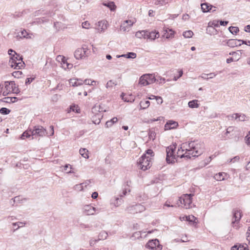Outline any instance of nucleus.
<instances>
[{
  "label": "nucleus",
  "mask_w": 250,
  "mask_h": 250,
  "mask_svg": "<svg viewBox=\"0 0 250 250\" xmlns=\"http://www.w3.org/2000/svg\"><path fill=\"white\" fill-rule=\"evenodd\" d=\"M188 147L193 150L192 154L198 156L202 154L204 150V145L198 141H191L188 143Z\"/></svg>",
  "instance_id": "1"
},
{
  "label": "nucleus",
  "mask_w": 250,
  "mask_h": 250,
  "mask_svg": "<svg viewBox=\"0 0 250 250\" xmlns=\"http://www.w3.org/2000/svg\"><path fill=\"white\" fill-rule=\"evenodd\" d=\"M106 110L101 105L94 106L92 108V112L94 114L92 117L93 122L95 124H99L103 116V113Z\"/></svg>",
  "instance_id": "2"
},
{
  "label": "nucleus",
  "mask_w": 250,
  "mask_h": 250,
  "mask_svg": "<svg viewBox=\"0 0 250 250\" xmlns=\"http://www.w3.org/2000/svg\"><path fill=\"white\" fill-rule=\"evenodd\" d=\"M193 196L192 194H185L181 196L179 201L183 205L182 207L186 209L192 208V197Z\"/></svg>",
  "instance_id": "3"
},
{
  "label": "nucleus",
  "mask_w": 250,
  "mask_h": 250,
  "mask_svg": "<svg viewBox=\"0 0 250 250\" xmlns=\"http://www.w3.org/2000/svg\"><path fill=\"white\" fill-rule=\"evenodd\" d=\"M156 81V79L153 74H146L140 78L139 84L141 86H146L154 83Z\"/></svg>",
  "instance_id": "4"
},
{
  "label": "nucleus",
  "mask_w": 250,
  "mask_h": 250,
  "mask_svg": "<svg viewBox=\"0 0 250 250\" xmlns=\"http://www.w3.org/2000/svg\"><path fill=\"white\" fill-rule=\"evenodd\" d=\"M151 159L150 157L143 154L138 162L140 168L143 170L149 168L151 166Z\"/></svg>",
  "instance_id": "5"
},
{
  "label": "nucleus",
  "mask_w": 250,
  "mask_h": 250,
  "mask_svg": "<svg viewBox=\"0 0 250 250\" xmlns=\"http://www.w3.org/2000/svg\"><path fill=\"white\" fill-rule=\"evenodd\" d=\"M176 149V145H171L166 148L167 157L166 161L167 163H174L176 161V155L174 151Z\"/></svg>",
  "instance_id": "6"
},
{
  "label": "nucleus",
  "mask_w": 250,
  "mask_h": 250,
  "mask_svg": "<svg viewBox=\"0 0 250 250\" xmlns=\"http://www.w3.org/2000/svg\"><path fill=\"white\" fill-rule=\"evenodd\" d=\"M89 51L85 45L81 48H78L74 53V56L77 60L82 59L88 56Z\"/></svg>",
  "instance_id": "7"
},
{
  "label": "nucleus",
  "mask_w": 250,
  "mask_h": 250,
  "mask_svg": "<svg viewBox=\"0 0 250 250\" xmlns=\"http://www.w3.org/2000/svg\"><path fill=\"white\" fill-rule=\"evenodd\" d=\"M32 139H34L36 136L42 137L46 135L47 134L46 129H44L42 126L40 125H37L34 126V129H32Z\"/></svg>",
  "instance_id": "8"
},
{
  "label": "nucleus",
  "mask_w": 250,
  "mask_h": 250,
  "mask_svg": "<svg viewBox=\"0 0 250 250\" xmlns=\"http://www.w3.org/2000/svg\"><path fill=\"white\" fill-rule=\"evenodd\" d=\"M108 21L106 20H101L95 23V29L98 33L104 32L108 27Z\"/></svg>",
  "instance_id": "9"
},
{
  "label": "nucleus",
  "mask_w": 250,
  "mask_h": 250,
  "mask_svg": "<svg viewBox=\"0 0 250 250\" xmlns=\"http://www.w3.org/2000/svg\"><path fill=\"white\" fill-rule=\"evenodd\" d=\"M146 209L145 207L141 204H136L128 207L126 208V210L130 213L135 214L140 213L144 211Z\"/></svg>",
  "instance_id": "10"
},
{
  "label": "nucleus",
  "mask_w": 250,
  "mask_h": 250,
  "mask_svg": "<svg viewBox=\"0 0 250 250\" xmlns=\"http://www.w3.org/2000/svg\"><path fill=\"white\" fill-rule=\"evenodd\" d=\"M146 247L152 250H161L162 246L160 244L158 239L149 240L146 244Z\"/></svg>",
  "instance_id": "11"
},
{
  "label": "nucleus",
  "mask_w": 250,
  "mask_h": 250,
  "mask_svg": "<svg viewBox=\"0 0 250 250\" xmlns=\"http://www.w3.org/2000/svg\"><path fill=\"white\" fill-rule=\"evenodd\" d=\"M101 208H95L91 205H86L83 208V212L87 215H91L99 213Z\"/></svg>",
  "instance_id": "12"
},
{
  "label": "nucleus",
  "mask_w": 250,
  "mask_h": 250,
  "mask_svg": "<svg viewBox=\"0 0 250 250\" xmlns=\"http://www.w3.org/2000/svg\"><path fill=\"white\" fill-rule=\"evenodd\" d=\"M16 86L15 83L13 81L5 82V90L3 92V95L6 96L10 92H13L14 89H15Z\"/></svg>",
  "instance_id": "13"
},
{
  "label": "nucleus",
  "mask_w": 250,
  "mask_h": 250,
  "mask_svg": "<svg viewBox=\"0 0 250 250\" xmlns=\"http://www.w3.org/2000/svg\"><path fill=\"white\" fill-rule=\"evenodd\" d=\"M24 65V62L22 60L20 62L15 61V60H10L9 61V65L15 69H21Z\"/></svg>",
  "instance_id": "14"
},
{
  "label": "nucleus",
  "mask_w": 250,
  "mask_h": 250,
  "mask_svg": "<svg viewBox=\"0 0 250 250\" xmlns=\"http://www.w3.org/2000/svg\"><path fill=\"white\" fill-rule=\"evenodd\" d=\"M242 215L240 211L238 209H235L233 211V217L232 219V224H237L241 218Z\"/></svg>",
  "instance_id": "15"
},
{
  "label": "nucleus",
  "mask_w": 250,
  "mask_h": 250,
  "mask_svg": "<svg viewBox=\"0 0 250 250\" xmlns=\"http://www.w3.org/2000/svg\"><path fill=\"white\" fill-rule=\"evenodd\" d=\"M159 33L156 31H152L149 32L146 31V39H150L151 40H154L156 38H158L159 37Z\"/></svg>",
  "instance_id": "16"
},
{
  "label": "nucleus",
  "mask_w": 250,
  "mask_h": 250,
  "mask_svg": "<svg viewBox=\"0 0 250 250\" xmlns=\"http://www.w3.org/2000/svg\"><path fill=\"white\" fill-rule=\"evenodd\" d=\"M178 125V124L177 122L172 120H169L165 124V129L166 130L174 129L176 128Z\"/></svg>",
  "instance_id": "17"
},
{
  "label": "nucleus",
  "mask_w": 250,
  "mask_h": 250,
  "mask_svg": "<svg viewBox=\"0 0 250 250\" xmlns=\"http://www.w3.org/2000/svg\"><path fill=\"white\" fill-rule=\"evenodd\" d=\"M164 31L165 33L163 36H166L167 39L172 38L174 37L175 32L172 29L164 27Z\"/></svg>",
  "instance_id": "18"
},
{
  "label": "nucleus",
  "mask_w": 250,
  "mask_h": 250,
  "mask_svg": "<svg viewBox=\"0 0 250 250\" xmlns=\"http://www.w3.org/2000/svg\"><path fill=\"white\" fill-rule=\"evenodd\" d=\"M228 46L230 47H234L241 45V43L239 42L238 40L229 39L227 42Z\"/></svg>",
  "instance_id": "19"
},
{
  "label": "nucleus",
  "mask_w": 250,
  "mask_h": 250,
  "mask_svg": "<svg viewBox=\"0 0 250 250\" xmlns=\"http://www.w3.org/2000/svg\"><path fill=\"white\" fill-rule=\"evenodd\" d=\"M121 97L122 99L125 102L132 103L135 100L134 97L131 94L126 95L124 93H122Z\"/></svg>",
  "instance_id": "20"
},
{
  "label": "nucleus",
  "mask_w": 250,
  "mask_h": 250,
  "mask_svg": "<svg viewBox=\"0 0 250 250\" xmlns=\"http://www.w3.org/2000/svg\"><path fill=\"white\" fill-rule=\"evenodd\" d=\"M186 152L185 153L182 154V155H181V158H184L186 157L187 158H190L191 157H195L192 154L193 150L190 149L189 147L188 148H186L185 149Z\"/></svg>",
  "instance_id": "21"
},
{
  "label": "nucleus",
  "mask_w": 250,
  "mask_h": 250,
  "mask_svg": "<svg viewBox=\"0 0 250 250\" xmlns=\"http://www.w3.org/2000/svg\"><path fill=\"white\" fill-rule=\"evenodd\" d=\"M69 83L73 86H77L83 84V81L81 79H71L69 80Z\"/></svg>",
  "instance_id": "22"
},
{
  "label": "nucleus",
  "mask_w": 250,
  "mask_h": 250,
  "mask_svg": "<svg viewBox=\"0 0 250 250\" xmlns=\"http://www.w3.org/2000/svg\"><path fill=\"white\" fill-rule=\"evenodd\" d=\"M48 21V20L44 17L36 18L30 23L31 25L41 24Z\"/></svg>",
  "instance_id": "23"
},
{
  "label": "nucleus",
  "mask_w": 250,
  "mask_h": 250,
  "mask_svg": "<svg viewBox=\"0 0 250 250\" xmlns=\"http://www.w3.org/2000/svg\"><path fill=\"white\" fill-rule=\"evenodd\" d=\"M201 9L204 13L209 11L212 7V5L208 3H204L201 4Z\"/></svg>",
  "instance_id": "24"
},
{
  "label": "nucleus",
  "mask_w": 250,
  "mask_h": 250,
  "mask_svg": "<svg viewBox=\"0 0 250 250\" xmlns=\"http://www.w3.org/2000/svg\"><path fill=\"white\" fill-rule=\"evenodd\" d=\"M198 103V101L197 100H192L188 103V105L191 108H198L199 106V104Z\"/></svg>",
  "instance_id": "25"
},
{
  "label": "nucleus",
  "mask_w": 250,
  "mask_h": 250,
  "mask_svg": "<svg viewBox=\"0 0 250 250\" xmlns=\"http://www.w3.org/2000/svg\"><path fill=\"white\" fill-rule=\"evenodd\" d=\"M31 136L32 137V131L31 129H28L24 131L21 135V139H24L25 138H29Z\"/></svg>",
  "instance_id": "26"
},
{
  "label": "nucleus",
  "mask_w": 250,
  "mask_h": 250,
  "mask_svg": "<svg viewBox=\"0 0 250 250\" xmlns=\"http://www.w3.org/2000/svg\"><path fill=\"white\" fill-rule=\"evenodd\" d=\"M108 236V233L105 230L101 231L98 235V240H104L107 238Z\"/></svg>",
  "instance_id": "27"
},
{
  "label": "nucleus",
  "mask_w": 250,
  "mask_h": 250,
  "mask_svg": "<svg viewBox=\"0 0 250 250\" xmlns=\"http://www.w3.org/2000/svg\"><path fill=\"white\" fill-rule=\"evenodd\" d=\"M233 116H235V120L238 121H244L246 120V116L244 114L235 113L233 114Z\"/></svg>",
  "instance_id": "28"
},
{
  "label": "nucleus",
  "mask_w": 250,
  "mask_h": 250,
  "mask_svg": "<svg viewBox=\"0 0 250 250\" xmlns=\"http://www.w3.org/2000/svg\"><path fill=\"white\" fill-rule=\"evenodd\" d=\"M197 220L196 217L191 215L188 216L187 221H188L190 224H197V222L196 221Z\"/></svg>",
  "instance_id": "29"
},
{
  "label": "nucleus",
  "mask_w": 250,
  "mask_h": 250,
  "mask_svg": "<svg viewBox=\"0 0 250 250\" xmlns=\"http://www.w3.org/2000/svg\"><path fill=\"white\" fill-rule=\"evenodd\" d=\"M146 31L142 30L138 31L135 34V36L138 38H144L146 39Z\"/></svg>",
  "instance_id": "30"
},
{
  "label": "nucleus",
  "mask_w": 250,
  "mask_h": 250,
  "mask_svg": "<svg viewBox=\"0 0 250 250\" xmlns=\"http://www.w3.org/2000/svg\"><path fill=\"white\" fill-rule=\"evenodd\" d=\"M127 21H124L123 23L121 25L120 29V30L123 31L124 32H125L128 30L129 28L130 27L127 24L128 23Z\"/></svg>",
  "instance_id": "31"
},
{
  "label": "nucleus",
  "mask_w": 250,
  "mask_h": 250,
  "mask_svg": "<svg viewBox=\"0 0 250 250\" xmlns=\"http://www.w3.org/2000/svg\"><path fill=\"white\" fill-rule=\"evenodd\" d=\"M187 145L186 144H183L182 145V146L180 148H178L177 152V154H176V157H180L181 158V155H182V154H183L182 153L185 150V148L186 147V146H187Z\"/></svg>",
  "instance_id": "32"
},
{
  "label": "nucleus",
  "mask_w": 250,
  "mask_h": 250,
  "mask_svg": "<svg viewBox=\"0 0 250 250\" xmlns=\"http://www.w3.org/2000/svg\"><path fill=\"white\" fill-rule=\"evenodd\" d=\"M241 51V50H238L237 52H230L229 53V55L233 56V58H234L235 61H238L240 58V56L239 54V52H240Z\"/></svg>",
  "instance_id": "33"
},
{
  "label": "nucleus",
  "mask_w": 250,
  "mask_h": 250,
  "mask_svg": "<svg viewBox=\"0 0 250 250\" xmlns=\"http://www.w3.org/2000/svg\"><path fill=\"white\" fill-rule=\"evenodd\" d=\"M150 104V102L148 101H141L140 103V109H146L147 108Z\"/></svg>",
  "instance_id": "34"
},
{
  "label": "nucleus",
  "mask_w": 250,
  "mask_h": 250,
  "mask_svg": "<svg viewBox=\"0 0 250 250\" xmlns=\"http://www.w3.org/2000/svg\"><path fill=\"white\" fill-rule=\"evenodd\" d=\"M80 154L84 158H88V150L86 148H81L79 150Z\"/></svg>",
  "instance_id": "35"
},
{
  "label": "nucleus",
  "mask_w": 250,
  "mask_h": 250,
  "mask_svg": "<svg viewBox=\"0 0 250 250\" xmlns=\"http://www.w3.org/2000/svg\"><path fill=\"white\" fill-rule=\"evenodd\" d=\"M103 5L108 7L111 10L115 9V5L113 2H106L103 3Z\"/></svg>",
  "instance_id": "36"
},
{
  "label": "nucleus",
  "mask_w": 250,
  "mask_h": 250,
  "mask_svg": "<svg viewBox=\"0 0 250 250\" xmlns=\"http://www.w3.org/2000/svg\"><path fill=\"white\" fill-rule=\"evenodd\" d=\"M224 174H225V173H217L214 176V178L217 181L224 180L225 179V177L223 176Z\"/></svg>",
  "instance_id": "37"
},
{
  "label": "nucleus",
  "mask_w": 250,
  "mask_h": 250,
  "mask_svg": "<svg viewBox=\"0 0 250 250\" xmlns=\"http://www.w3.org/2000/svg\"><path fill=\"white\" fill-rule=\"evenodd\" d=\"M62 67L65 70L70 69L72 68L73 64L67 61L65 63H62Z\"/></svg>",
  "instance_id": "38"
},
{
  "label": "nucleus",
  "mask_w": 250,
  "mask_h": 250,
  "mask_svg": "<svg viewBox=\"0 0 250 250\" xmlns=\"http://www.w3.org/2000/svg\"><path fill=\"white\" fill-rule=\"evenodd\" d=\"M10 60H15V61L20 62L21 60L22 61V58L19 54L16 53V54L13 55V56L11 57Z\"/></svg>",
  "instance_id": "39"
},
{
  "label": "nucleus",
  "mask_w": 250,
  "mask_h": 250,
  "mask_svg": "<svg viewBox=\"0 0 250 250\" xmlns=\"http://www.w3.org/2000/svg\"><path fill=\"white\" fill-rule=\"evenodd\" d=\"M231 250H249L246 247L244 246L239 245L238 246L237 245H234L233 246Z\"/></svg>",
  "instance_id": "40"
},
{
  "label": "nucleus",
  "mask_w": 250,
  "mask_h": 250,
  "mask_svg": "<svg viewBox=\"0 0 250 250\" xmlns=\"http://www.w3.org/2000/svg\"><path fill=\"white\" fill-rule=\"evenodd\" d=\"M21 35H17V37H20V38H31V37L30 36H28V34L27 33V31L25 30V29H23L22 31H21Z\"/></svg>",
  "instance_id": "41"
},
{
  "label": "nucleus",
  "mask_w": 250,
  "mask_h": 250,
  "mask_svg": "<svg viewBox=\"0 0 250 250\" xmlns=\"http://www.w3.org/2000/svg\"><path fill=\"white\" fill-rule=\"evenodd\" d=\"M183 35L185 38H190L193 35V33L191 30L186 31L183 33Z\"/></svg>",
  "instance_id": "42"
},
{
  "label": "nucleus",
  "mask_w": 250,
  "mask_h": 250,
  "mask_svg": "<svg viewBox=\"0 0 250 250\" xmlns=\"http://www.w3.org/2000/svg\"><path fill=\"white\" fill-rule=\"evenodd\" d=\"M122 56L126 58L134 59L136 57L137 55L134 52H129L126 54L122 55Z\"/></svg>",
  "instance_id": "43"
},
{
  "label": "nucleus",
  "mask_w": 250,
  "mask_h": 250,
  "mask_svg": "<svg viewBox=\"0 0 250 250\" xmlns=\"http://www.w3.org/2000/svg\"><path fill=\"white\" fill-rule=\"evenodd\" d=\"M229 32L233 35L236 34L239 31L238 27L234 26L229 27Z\"/></svg>",
  "instance_id": "44"
},
{
  "label": "nucleus",
  "mask_w": 250,
  "mask_h": 250,
  "mask_svg": "<svg viewBox=\"0 0 250 250\" xmlns=\"http://www.w3.org/2000/svg\"><path fill=\"white\" fill-rule=\"evenodd\" d=\"M4 100L3 101L4 102L6 103H14L16 101V100L17 99L16 97H5L4 99Z\"/></svg>",
  "instance_id": "45"
},
{
  "label": "nucleus",
  "mask_w": 250,
  "mask_h": 250,
  "mask_svg": "<svg viewBox=\"0 0 250 250\" xmlns=\"http://www.w3.org/2000/svg\"><path fill=\"white\" fill-rule=\"evenodd\" d=\"M72 168L70 165L67 164L64 166L63 170L66 171L67 173H74V172L71 170Z\"/></svg>",
  "instance_id": "46"
},
{
  "label": "nucleus",
  "mask_w": 250,
  "mask_h": 250,
  "mask_svg": "<svg viewBox=\"0 0 250 250\" xmlns=\"http://www.w3.org/2000/svg\"><path fill=\"white\" fill-rule=\"evenodd\" d=\"M122 203V199L119 198L118 197H116L115 198V202L113 203V204L116 206H119Z\"/></svg>",
  "instance_id": "47"
},
{
  "label": "nucleus",
  "mask_w": 250,
  "mask_h": 250,
  "mask_svg": "<svg viewBox=\"0 0 250 250\" xmlns=\"http://www.w3.org/2000/svg\"><path fill=\"white\" fill-rule=\"evenodd\" d=\"M10 112V110L5 107H2L0 109V113L2 114L7 115L9 114Z\"/></svg>",
  "instance_id": "48"
},
{
  "label": "nucleus",
  "mask_w": 250,
  "mask_h": 250,
  "mask_svg": "<svg viewBox=\"0 0 250 250\" xmlns=\"http://www.w3.org/2000/svg\"><path fill=\"white\" fill-rule=\"evenodd\" d=\"M25 225V223H24V222H16V223H14L13 224V225L14 226H17V228L16 229H18L19 228H21V227H23V226H24V225Z\"/></svg>",
  "instance_id": "49"
},
{
  "label": "nucleus",
  "mask_w": 250,
  "mask_h": 250,
  "mask_svg": "<svg viewBox=\"0 0 250 250\" xmlns=\"http://www.w3.org/2000/svg\"><path fill=\"white\" fill-rule=\"evenodd\" d=\"M90 183H91L90 180H86L83 183L81 184L80 185H76V187H78V186L81 187V190H82L83 187V186H84L86 187H87V186L89 185Z\"/></svg>",
  "instance_id": "50"
},
{
  "label": "nucleus",
  "mask_w": 250,
  "mask_h": 250,
  "mask_svg": "<svg viewBox=\"0 0 250 250\" xmlns=\"http://www.w3.org/2000/svg\"><path fill=\"white\" fill-rule=\"evenodd\" d=\"M82 27L85 29H89L91 27L90 23L87 21L82 23Z\"/></svg>",
  "instance_id": "51"
},
{
  "label": "nucleus",
  "mask_w": 250,
  "mask_h": 250,
  "mask_svg": "<svg viewBox=\"0 0 250 250\" xmlns=\"http://www.w3.org/2000/svg\"><path fill=\"white\" fill-rule=\"evenodd\" d=\"M80 227L82 229H87L90 230L91 229L92 226L89 224H85L82 223L80 224Z\"/></svg>",
  "instance_id": "52"
},
{
  "label": "nucleus",
  "mask_w": 250,
  "mask_h": 250,
  "mask_svg": "<svg viewBox=\"0 0 250 250\" xmlns=\"http://www.w3.org/2000/svg\"><path fill=\"white\" fill-rule=\"evenodd\" d=\"M70 110L73 111H76L77 113H80V109L78 108V107L76 106L75 105L71 106L70 107Z\"/></svg>",
  "instance_id": "53"
},
{
  "label": "nucleus",
  "mask_w": 250,
  "mask_h": 250,
  "mask_svg": "<svg viewBox=\"0 0 250 250\" xmlns=\"http://www.w3.org/2000/svg\"><path fill=\"white\" fill-rule=\"evenodd\" d=\"M154 4L156 5H163L166 4V2L165 0H157L155 1Z\"/></svg>",
  "instance_id": "54"
},
{
  "label": "nucleus",
  "mask_w": 250,
  "mask_h": 250,
  "mask_svg": "<svg viewBox=\"0 0 250 250\" xmlns=\"http://www.w3.org/2000/svg\"><path fill=\"white\" fill-rule=\"evenodd\" d=\"M22 74V72L21 71H15L13 72L12 75L15 77L19 78L21 75Z\"/></svg>",
  "instance_id": "55"
},
{
  "label": "nucleus",
  "mask_w": 250,
  "mask_h": 250,
  "mask_svg": "<svg viewBox=\"0 0 250 250\" xmlns=\"http://www.w3.org/2000/svg\"><path fill=\"white\" fill-rule=\"evenodd\" d=\"M113 85H116L115 83L112 81V80H110L108 82H107L106 87V88L112 87Z\"/></svg>",
  "instance_id": "56"
},
{
  "label": "nucleus",
  "mask_w": 250,
  "mask_h": 250,
  "mask_svg": "<svg viewBox=\"0 0 250 250\" xmlns=\"http://www.w3.org/2000/svg\"><path fill=\"white\" fill-rule=\"evenodd\" d=\"M99 240L98 239H91L89 241V244L91 246H94L97 242H98Z\"/></svg>",
  "instance_id": "57"
},
{
  "label": "nucleus",
  "mask_w": 250,
  "mask_h": 250,
  "mask_svg": "<svg viewBox=\"0 0 250 250\" xmlns=\"http://www.w3.org/2000/svg\"><path fill=\"white\" fill-rule=\"evenodd\" d=\"M239 157L238 156H235L232 159H230L229 161V163H234L237 162L239 160Z\"/></svg>",
  "instance_id": "58"
},
{
  "label": "nucleus",
  "mask_w": 250,
  "mask_h": 250,
  "mask_svg": "<svg viewBox=\"0 0 250 250\" xmlns=\"http://www.w3.org/2000/svg\"><path fill=\"white\" fill-rule=\"evenodd\" d=\"M155 132L152 131H151L150 130L149 131V138L150 139H152V140H154V138H155Z\"/></svg>",
  "instance_id": "59"
},
{
  "label": "nucleus",
  "mask_w": 250,
  "mask_h": 250,
  "mask_svg": "<svg viewBox=\"0 0 250 250\" xmlns=\"http://www.w3.org/2000/svg\"><path fill=\"white\" fill-rule=\"evenodd\" d=\"M127 191L130 192V189L128 188H127L126 187H125V188L123 190V194H121L120 196L122 197V196L125 195Z\"/></svg>",
  "instance_id": "60"
},
{
  "label": "nucleus",
  "mask_w": 250,
  "mask_h": 250,
  "mask_svg": "<svg viewBox=\"0 0 250 250\" xmlns=\"http://www.w3.org/2000/svg\"><path fill=\"white\" fill-rule=\"evenodd\" d=\"M246 139L247 144L250 146V131L249 132V133L247 135V136L246 137Z\"/></svg>",
  "instance_id": "61"
},
{
  "label": "nucleus",
  "mask_w": 250,
  "mask_h": 250,
  "mask_svg": "<svg viewBox=\"0 0 250 250\" xmlns=\"http://www.w3.org/2000/svg\"><path fill=\"white\" fill-rule=\"evenodd\" d=\"M34 80V78H27L25 80V84L26 85L30 84Z\"/></svg>",
  "instance_id": "62"
},
{
  "label": "nucleus",
  "mask_w": 250,
  "mask_h": 250,
  "mask_svg": "<svg viewBox=\"0 0 250 250\" xmlns=\"http://www.w3.org/2000/svg\"><path fill=\"white\" fill-rule=\"evenodd\" d=\"M156 100L158 104H162L163 103V99L161 97L156 96Z\"/></svg>",
  "instance_id": "63"
},
{
  "label": "nucleus",
  "mask_w": 250,
  "mask_h": 250,
  "mask_svg": "<svg viewBox=\"0 0 250 250\" xmlns=\"http://www.w3.org/2000/svg\"><path fill=\"white\" fill-rule=\"evenodd\" d=\"M247 240L249 241L250 244V228L249 229L247 232Z\"/></svg>",
  "instance_id": "64"
}]
</instances>
